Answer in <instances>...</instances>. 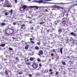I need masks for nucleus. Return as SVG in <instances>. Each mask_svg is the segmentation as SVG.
I'll use <instances>...</instances> for the list:
<instances>
[{
    "label": "nucleus",
    "mask_w": 77,
    "mask_h": 77,
    "mask_svg": "<svg viewBox=\"0 0 77 77\" xmlns=\"http://www.w3.org/2000/svg\"><path fill=\"white\" fill-rule=\"evenodd\" d=\"M11 29H10L9 31H8V32L5 31L6 34H8V35H11V34L14 33V29H14V27H13V26H11Z\"/></svg>",
    "instance_id": "f257e3e1"
},
{
    "label": "nucleus",
    "mask_w": 77,
    "mask_h": 77,
    "mask_svg": "<svg viewBox=\"0 0 77 77\" xmlns=\"http://www.w3.org/2000/svg\"><path fill=\"white\" fill-rule=\"evenodd\" d=\"M68 69L69 72H71V71L72 72L73 69H75L74 66H70V68L69 67L68 68Z\"/></svg>",
    "instance_id": "f03ea898"
},
{
    "label": "nucleus",
    "mask_w": 77,
    "mask_h": 77,
    "mask_svg": "<svg viewBox=\"0 0 77 77\" xmlns=\"http://www.w3.org/2000/svg\"><path fill=\"white\" fill-rule=\"evenodd\" d=\"M38 64L34 63L32 65V66L33 68H34V69H36V68H37L38 67Z\"/></svg>",
    "instance_id": "7ed1b4c3"
},
{
    "label": "nucleus",
    "mask_w": 77,
    "mask_h": 77,
    "mask_svg": "<svg viewBox=\"0 0 77 77\" xmlns=\"http://www.w3.org/2000/svg\"><path fill=\"white\" fill-rule=\"evenodd\" d=\"M20 12L21 13H23L24 12V10L23 8H22V7H20Z\"/></svg>",
    "instance_id": "20e7f679"
},
{
    "label": "nucleus",
    "mask_w": 77,
    "mask_h": 77,
    "mask_svg": "<svg viewBox=\"0 0 77 77\" xmlns=\"http://www.w3.org/2000/svg\"><path fill=\"white\" fill-rule=\"evenodd\" d=\"M29 8H36L37 9H38L39 7L38 6H29Z\"/></svg>",
    "instance_id": "39448f33"
},
{
    "label": "nucleus",
    "mask_w": 77,
    "mask_h": 77,
    "mask_svg": "<svg viewBox=\"0 0 77 77\" xmlns=\"http://www.w3.org/2000/svg\"><path fill=\"white\" fill-rule=\"evenodd\" d=\"M17 72L18 73L19 75L23 73V71L21 69H19V70L17 71Z\"/></svg>",
    "instance_id": "423d86ee"
},
{
    "label": "nucleus",
    "mask_w": 77,
    "mask_h": 77,
    "mask_svg": "<svg viewBox=\"0 0 77 77\" xmlns=\"http://www.w3.org/2000/svg\"><path fill=\"white\" fill-rule=\"evenodd\" d=\"M69 40L68 38L65 39L64 41L63 42L64 44H67L68 42H69Z\"/></svg>",
    "instance_id": "0eeeda50"
},
{
    "label": "nucleus",
    "mask_w": 77,
    "mask_h": 77,
    "mask_svg": "<svg viewBox=\"0 0 77 77\" xmlns=\"http://www.w3.org/2000/svg\"><path fill=\"white\" fill-rule=\"evenodd\" d=\"M21 21H16L17 24L19 26L20 24H21Z\"/></svg>",
    "instance_id": "6e6552de"
},
{
    "label": "nucleus",
    "mask_w": 77,
    "mask_h": 77,
    "mask_svg": "<svg viewBox=\"0 0 77 77\" xmlns=\"http://www.w3.org/2000/svg\"><path fill=\"white\" fill-rule=\"evenodd\" d=\"M43 2H44L43 1V0H40L39 1H36V0L35 1V2H36L37 3H42Z\"/></svg>",
    "instance_id": "1a4fd4ad"
},
{
    "label": "nucleus",
    "mask_w": 77,
    "mask_h": 77,
    "mask_svg": "<svg viewBox=\"0 0 77 77\" xmlns=\"http://www.w3.org/2000/svg\"><path fill=\"white\" fill-rule=\"evenodd\" d=\"M22 7L23 8V9L24 10L25 9L27 8V6L26 5H23L22 6Z\"/></svg>",
    "instance_id": "9d476101"
},
{
    "label": "nucleus",
    "mask_w": 77,
    "mask_h": 77,
    "mask_svg": "<svg viewBox=\"0 0 77 77\" xmlns=\"http://www.w3.org/2000/svg\"><path fill=\"white\" fill-rule=\"evenodd\" d=\"M41 67H42V65H41V63H40L39 64V67L38 69H37V70H39L41 68Z\"/></svg>",
    "instance_id": "9b49d317"
},
{
    "label": "nucleus",
    "mask_w": 77,
    "mask_h": 77,
    "mask_svg": "<svg viewBox=\"0 0 77 77\" xmlns=\"http://www.w3.org/2000/svg\"><path fill=\"white\" fill-rule=\"evenodd\" d=\"M25 26H26V25L25 24H23L22 25L21 27V29H23L24 27H25Z\"/></svg>",
    "instance_id": "f8f14e48"
},
{
    "label": "nucleus",
    "mask_w": 77,
    "mask_h": 77,
    "mask_svg": "<svg viewBox=\"0 0 77 77\" xmlns=\"http://www.w3.org/2000/svg\"><path fill=\"white\" fill-rule=\"evenodd\" d=\"M70 34L71 35H72L73 36H76V34H74V33L72 32H71Z\"/></svg>",
    "instance_id": "ddd939ff"
},
{
    "label": "nucleus",
    "mask_w": 77,
    "mask_h": 77,
    "mask_svg": "<svg viewBox=\"0 0 77 77\" xmlns=\"http://www.w3.org/2000/svg\"><path fill=\"white\" fill-rule=\"evenodd\" d=\"M1 59L3 60H4V61H6L7 60H8V59L7 58H4L3 57H1Z\"/></svg>",
    "instance_id": "4468645a"
},
{
    "label": "nucleus",
    "mask_w": 77,
    "mask_h": 77,
    "mask_svg": "<svg viewBox=\"0 0 77 77\" xmlns=\"http://www.w3.org/2000/svg\"><path fill=\"white\" fill-rule=\"evenodd\" d=\"M9 12L11 13L10 15H11L12 14V13H13V10H12V9H11V11H9Z\"/></svg>",
    "instance_id": "2eb2a0df"
},
{
    "label": "nucleus",
    "mask_w": 77,
    "mask_h": 77,
    "mask_svg": "<svg viewBox=\"0 0 77 77\" xmlns=\"http://www.w3.org/2000/svg\"><path fill=\"white\" fill-rule=\"evenodd\" d=\"M5 73L6 75L8 74V70L7 69H6L5 71Z\"/></svg>",
    "instance_id": "dca6fc26"
},
{
    "label": "nucleus",
    "mask_w": 77,
    "mask_h": 77,
    "mask_svg": "<svg viewBox=\"0 0 77 77\" xmlns=\"http://www.w3.org/2000/svg\"><path fill=\"white\" fill-rule=\"evenodd\" d=\"M0 46H1V47H5V44H2V45H0Z\"/></svg>",
    "instance_id": "f3484780"
},
{
    "label": "nucleus",
    "mask_w": 77,
    "mask_h": 77,
    "mask_svg": "<svg viewBox=\"0 0 77 77\" xmlns=\"http://www.w3.org/2000/svg\"><path fill=\"white\" fill-rule=\"evenodd\" d=\"M17 55L19 56H21V53L19 51L17 53Z\"/></svg>",
    "instance_id": "a211bd4d"
},
{
    "label": "nucleus",
    "mask_w": 77,
    "mask_h": 77,
    "mask_svg": "<svg viewBox=\"0 0 77 77\" xmlns=\"http://www.w3.org/2000/svg\"><path fill=\"white\" fill-rule=\"evenodd\" d=\"M16 60L17 61V62H18V61H19V58H18V57H16L15 58Z\"/></svg>",
    "instance_id": "6ab92c4d"
},
{
    "label": "nucleus",
    "mask_w": 77,
    "mask_h": 77,
    "mask_svg": "<svg viewBox=\"0 0 77 77\" xmlns=\"http://www.w3.org/2000/svg\"><path fill=\"white\" fill-rule=\"evenodd\" d=\"M21 66H22V65H20V64L17 65V66H18V68H21Z\"/></svg>",
    "instance_id": "aec40b11"
},
{
    "label": "nucleus",
    "mask_w": 77,
    "mask_h": 77,
    "mask_svg": "<svg viewBox=\"0 0 77 77\" xmlns=\"http://www.w3.org/2000/svg\"><path fill=\"white\" fill-rule=\"evenodd\" d=\"M63 49V48H60V53L61 54H62V49Z\"/></svg>",
    "instance_id": "412c9836"
},
{
    "label": "nucleus",
    "mask_w": 77,
    "mask_h": 77,
    "mask_svg": "<svg viewBox=\"0 0 77 77\" xmlns=\"http://www.w3.org/2000/svg\"><path fill=\"white\" fill-rule=\"evenodd\" d=\"M29 60L30 61H33L34 60V59L32 57H31L30 58Z\"/></svg>",
    "instance_id": "4be33fe9"
},
{
    "label": "nucleus",
    "mask_w": 77,
    "mask_h": 77,
    "mask_svg": "<svg viewBox=\"0 0 77 77\" xmlns=\"http://www.w3.org/2000/svg\"><path fill=\"white\" fill-rule=\"evenodd\" d=\"M12 28H10L9 27H8V28H6L5 29V31H8V30H11V29Z\"/></svg>",
    "instance_id": "5701e85b"
},
{
    "label": "nucleus",
    "mask_w": 77,
    "mask_h": 77,
    "mask_svg": "<svg viewBox=\"0 0 77 77\" xmlns=\"http://www.w3.org/2000/svg\"><path fill=\"white\" fill-rule=\"evenodd\" d=\"M39 53L41 54H43V52L42 51H40L39 52Z\"/></svg>",
    "instance_id": "b1692460"
},
{
    "label": "nucleus",
    "mask_w": 77,
    "mask_h": 77,
    "mask_svg": "<svg viewBox=\"0 0 77 77\" xmlns=\"http://www.w3.org/2000/svg\"><path fill=\"white\" fill-rule=\"evenodd\" d=\"M28 45H26V46L25 47V48H28L29 47V46Z\"/></svg>",
    "instance_id": "393cba45"
},
{
    "label": "nucleus",
    "mask_w": 77,
    "mask_h": 77,
    "mask_svg": "<svg viewBox=\"0 0 77 77\" xmlns=\"http://www.w3.org/2000/svg\"><path fill=\"white\" fill-rule=\"evenodd\" d=\"M69 54H71L72 53V50H70L68 52Z\"/></svg>",
    "instance_id": "a878e982"
},
{
    "label": "nucleus",
    "mask_w": 77,
    "mask_h": 77,
    "mask_svg": "<svg viewBox=\"0 0 77 77\" xmlns=\"http://www.w3.org/2000/svg\"><path fill=\"white\" fill-rule=\"evenodd\" d=\"M9 63L10 64H13V63H12V60H10Z\"/></svg>",
    "instance_id": "bb28decb"
},
{
    "label": "nucleus",
    "mask_w": 77,
    "mask_h": 77,
    "mask_svg": "<svg viewBox=\"0 0 77 77\" xmlns=\"http://www.w3.org/2000/svg\"><path fill=\"white\" fill-rule=\"evenodd\" d=\"M62 63L63 65H66V63H65V62H62Z\"/></svg>",
    "instance_id": "cd10ccee"
},
{
    "label": "nucleus",
    "mask_w": 77,
    "mask_h": 77,
    "mask_svg": "<svg viewBox=\"0 0 77 77\" xmlns=\"http://www.w3.org/2000/svg\"><path fill=\"white\" fill-rule=\"evenodd\" d=\"M37 61L38 62H40L41 61V59H39V58H38L37 59Z\"/></svg>",
    "instance_id": "c85d7f7f"
},
{
    "label": "nucleus",
    "mask_w": 77,
    "mask_h": 77,
    "mask_svg": "<svg viewBox=\"0 0 77 77\" xmlns=\"http://www.w3.org/2000/svg\"><path fill=\"white\" fill-rule=\"evenodd\" d=\"M44 23H45V22H41L40 23H39V24H44Z\"/></svg>",
    "instance_id": "c756f323"
},
{
    "label": "nucleus",
    "mask_w": 77,
    "mask_h": 77,
    "mask_svg": "<svg viewBox=\"0 0 77 77\" xmlns=\"http://www.w3.org/2000/svg\"><path fill=\"white\" fill-rule=\"evenodd\" d=\"M58 74H59V72H56L55 74V75H57Z\"/></svg>",
    "instance_id": "7c9ffc66"
},
{
    "label": "nucleus",
    "mask_w": 77,
    "mask_h": 77,
    "mask_svg": "<svg viewBox=\"0 0 77 77\" xmlns=\"http://www.w3.org/2000/svg\"><path fill=\"white\" fill-rule=\"evenodd\" d=\"M1 25H2V26H5V25H6V24L5 23H2L1 24Z\"/></svg>",
    "instance_id": "2f4dec72"
},
{
    "label": "nucleus",
    "mask_w": 77,
    "mask_h": 77,
    "mask_svg": "<svg viewBox=\"0 0 77 77\" xmlns=\"http://www.w3.org/2000/svg\"><path fill=\"white\" fill-rule=\"evenodd\" d=\"M6 77H10V75L8 74H7L6 75Z\"/></svg>",
    "instance_id": "473e14b6"
},
{
    "label": "nucleus",
    "mask_w": 77,
    "mask_h": 77,
    "mask_svg": "<svg viewBox=\"0 0 77 77\" xmlns=\"http://www.w3.org/2000/svg\"><path fill=\"white\" fill-rule=\"evenodd\" d=\"M36 75H37V76H40V75L39 73H36Z\"/></svg>",
    "instance_id": "72a5a7b5"
},
{
    "label": "nucleus",
    "mask_w": 77,
    "mask_h": 77,
    "mask_svg": "<svg viewBox=\"0 0 77 77\" xmlns=\"http://www.w3.org/2000/svg\"><path fill=\"white\" fill-rule=\"evenodd\" d=\"M9 14L8 13V12H6L5 13V15H8Z\"/></svg>",
    "instance_id": "f704fd0d"
},
{
    "label": "nucleus",
    "mask_w": 77,
    "mask_h": 77,
    "mask_svg": "<svg viewBox=\"0 0 77 77\" xmlns=\"http://www.w3.org/2000/svg\"><path fill=\"white\" fill-rule=\"evenodd\" d=\"M44 12H48V10L46 9H45V10H44Z\"/></svg>",
    "instance_id": "c9c22d12"
},
{
    "label": "nucleus",
    "mask_w": 77,
    "mask_h": 77,
    "mask_svg": "<svg viewBox=\"0 0 77 77\" xmlns=\"http://www.w3.org/2000/svg\"><path fill=\"white\" fill-rule=\"evenodd\" d=\"M2 68H3V66L2 65H0V69H1Z\"/></svg>",
    "instance_id": "e433bc0d"
},
{
    "label": "nucleus",
    "mask_w": 77,
    "mask_h": 77,
    "mask_svg": "<svg viewBox=\"0 0 77 77\" xmlns=\"http://www.w3.org/2000/svg\"><path fill=\"white\" fill-rule=\"evenodd\" d=\"M59 9H64V8H63V7H60Z\"/></svg>",
    "instance_id": "4c0bfd02"
},
{
    "label": "nucleus",
    "mask_w": 77,
    "mask_h": 77,
    "mask_svg": "<svg viewBox=\"0 0 77 77\" xmlns=\"http://www.w3.org/2000/svg\"><path fill=\"white\" fill-rule=\"evenodd\" d=\"M30 42L32 44H35V42H34L33 41H31Z\"/></svg>",
    "instance_id": "58836bf2"
},
{
    "label": "nucleus",
    "mask_w": 77,
    "mask_h": 77,
    "mask_svg": "<svg viewBox=\"0 0 77 77\" xmlns=\"http://www.w3.org/2000/svg\"><path fill=\"white\" fill-rule=\"evenodd\" d=\"M59 7H60L59 6H56V8H57V9H59Z\"/></svg>",
    "instance_id": "ea45409f"
},
{
    "label": "nucleus",
    "mask_w": 77,
    "mask_h": 77,
    "mask_svg": "<svg viewBox=\"0 0 77 77\" xmlns=\"http://www.w3.org/2000/svg\"><path fill=\"white\" fill-rule=\"evenodd\" d=\"M0 74H1L2 75H4L3 74V72H0Z\"/></svg>",
    "instance_id": "a19ab883"
},
{
    "label": "nucleus",
    "mask_w": 77,
    "mask_h": 77,
    "mask_svg": "<svg viewBox=\"0 0 77 77\" xmlns=\"http://www.w3.org/2000/svg\"><path fill=\"white\" fill-rule=\"evenodd\" d=\"M62 29H60L58 30V32H62Z\"/></svg>",
    "instance_id": "79ce46f5"
},
{
    "label": "nucleus",
    "mask_w": 77,
    "mask_h": 77,
    "mask_svg": "<svg viewBox=\"0 0 77 77\" xmlns=\"http://www.w3.org/2000/svg\"><path fill=\"white\" fill-rule=\"evenodd\" d=\"M38 45H40V44H41V42L40 41H39V42H38L37 43Z\"/></svg>",
    "instance_id": "37998d69"
},
{
    "label": "nucleus",
    "mask_w": 77,
    "mask_h": 77,
    "mask_svg": "<svg viewBox=\"0 0 77 77\" xmlns=\"http://www.w3.org/2000/svg\"><path fill=\"white\" fill-rule=\"evenodd\" d=\"M75 66V69H77V66Z\"/></svg>",
    "instance_id": "c03bdc74"
},
{
    "label": "nucleus",
    "mask_w": 77,
    "mask_h": 77,
    "mask_svg": "<svg viewBox=\"0 0 77 77\" xmlns=\"http://www.w3.org/2000/svg\"><path fill=\"white\" fill-rule=\"evenodd\" d=\"M74 51V52H76V51H77V49L75 48V49L74 51Z\"/></svg>",
    "instance_id": "a18cd8bd"
},
{
    "label": "nucleus",
    "mask_w": 77,
    "mask_h": 77,
    "mask_svg": "<svg viewBox=\"0 0 77 77\" xmlns=\"http://www.w3.org/2000/svg\"><path fill=\"white\" fill-rule=\"evenodd\" d=\"M30 21L31 22H29V23L30 24H32V23H33V22H32V20H30Z\"/></svg>",
    "instance_id": "49530a36"
},
{
    "label": "nucleus",
    "mask_w": 77,
    "mask_h": 77,
    "mask_svg": "<svg viewBox=\"0 0 77 77\" xmlns=\"http://www.w3.org/2000/svg\"><path fill=\"white\" fill-rule=\"evenodd\" d=\"M55 51H56V50H55V49H53L52 50V51L53 52H55Z\"/></svg>",
    "instance_id": "de8ad7c7"
},
{
    "label": "nucleus",
    "mask_w": 77,
    "mask_h": 77,
    "mask_svg": "<svg viewBox=\"0 0 77 77\" xmlns=\"http://www.w3.org/2000/svg\"><path fill=\"white\" fill-rule=\"evenodd\" d=\"M49 72H51V71H53V70L52 69H50L49 70Z\"/></svg>",
    "instance_id": "09e8293b"
},
{
    "label": "nucleus",
    "mask_w": 77,
    "mask_h": 77,
    "mask_svg": "<svg viewBox=\"0 0 77 77\" xmlns=\"http://www.w3.org/2000/svg\"><path fill=\"white\" fill-rule=\"evenodd\" d=\"M29 77H32L33 76L32 75H31V74H29Z\"/></svg>",
    "instance_id": "8fccbe9b"
},
{
    "label": "nucleus",
    "mask_w": 77,
    "mask_h": 77,
    "mask_svg": "<svg viewBox=\"0 0 77 77\" xmlns=\"http://www.w3.org/2000/svg\"><path fill=\"white\" fill-rule=\"evenodd\" d=\"M10 75L11 77H12V73L11 72L10 73Z\"/></svg>",
    "instance_id": "3c124183"
},
{
    "label": "nucleus",
    "mask_w": 77,
    "mask_h": 77,
    "mask_svg": "<svg viewBox=\"0 0 77 77\" xmlns=\"http://www.w3.org/2000/svg\"><path fill=\"white\" fill-rule=\"evenodd\" d=\"M17 24V22H14L13 23V25H15V24Z\"/></svg>",
    "instance_id": "603ef678"
},
{
    "label": "nucleus",
    "mask_w": 77,
    "mask_h": 77,
    "mask_svg": "<svg viewBox=\"0 0 77 77\" xmlns=\"http://www.w3.org/2000/svg\"><path fill=\"white\" fill-rule=\"evenodd\" d=\"M64 50L65 51H67V49L66 48H64Z\"/></svg>",
    "instance_id": "864d4df0"
},
{
    "label": "nucleus",
    "mask_w": 77,
    "mask_h": 77,
    "mask_svg": "<svg viewBox=\"0 0 77 77\" xmlns=\"http://www.w3.org/2000/svg\"><path fill=\"white\" fill-rule=\"evenodd\" d=\"M5 50V49L4 48V49H1L0 48V50Z\"/></svg>",
    "instance_id": "5fc2aeb1"
},
{
    "label": "nucleus",
    "mask_w": 77,
    "mask_h": 77,
    "mask_svg": "<svg viewBox=\"0 0 77 77\" xmlns=\"http://www.w3.org/2000/svg\"><path fill=\"white\" fill-rule=\"evenodd\" d=\"M26 65H30V63H26Z\"/></svg>",
    "instance_id": "6e6d98bb"
},
{
    "label": "nucleus",
    "mask_w": 77,
    "mask_h": 77,
    "mask_svg": "<svg viewBox=\"0 0 77 77\" xmlns=\"http://www.w3.org/2000/svg\"><path fill=\"white\" fill-rule=\"evenodd\" d=\"M51 56H54V54L53 53L51 54Z\"/></svg>",
    "instance_id": "4d7b16f0"
},
{
    "label": "nucleus",
    "mask_w": 77,
    "mask_h": 77,
    "mask_svg": "<svg viewBox=\"0 0 77 77\" xmlns=\"http://www.w3.org/2000/svg\"><path fill=\"white\" fill-rule=\"evenodd\" d=\"M13 49L12 48H9V50H11V51H12L13 50Z\"/></svg>",
    "instance_id": "13d9d810"
},
{
    "label": "nucleus",
    "mask_w": 77,
    "mask_h": 77,
    "mask_svg": "<svg viewBox=\"0 0 77 77\" xmlns=\"http://www.w3.org/2000/svg\"><path fill=\"white\" fill-rule=\"evenodd\" d=\"M15 3H17V0H15Z\"/></svg>",
    "instance_id": "bf43d9fd"
},
{
    "label": "nucleus",
    "mask_w": 77,
    "mask_h": 77,
    "mask_svg": "<svg viewBox=\"0 0 77 77\" xmlns=\"http://www.w3.org/2000/svg\"><path fill=\"white\" fill-rule=\"evenodd\" d=\"M35 48H39V47L38 46H35Z\"/></svg>",
    "instance_id": "052dcab7"
},
{
    "label": "nucleus",
    "mask_w": 77,
    "mask_h": 77,
    "mask_svg": "<svg viewBox=\"0 0 77 77\" xmlns=\"http://www.w3.org/2000/svg\"><path fill=\"white\" fill-rule=\"evenodd\" d=\"M33 53L32 52L31 54V56H33Z\"/></svg>",
    "instance_id": "680f3d73"
},
{
    "label": "nucleus",
    "mask_w": 77,
    "mask_h": 77,
    "mask_svg": "<svg viewBox=\"0 0 77 77\" xmlns=\"http://www.w3.org/2000/svg\"><path fill=\"white\" fill-rule=\"evenodd\" d=\"M32 40H34L33 39H32V38H30V41H32Z\"/></svg>",
    "instance_id": "e2e57ef3"
},
{
    "label": "nucleus",
    "mask_w": 77,
    "mask_h": 77,
    "mask_svg": "<svg viewBox=\"0 0 77 77\" xmlns=\"http://www.w3.org/2000/svg\"><path fill=\"white\" fill-rule=\"evenodd\" d=\"M30 29H31V30H33V27H32V28H30Z\"/></svg>",
    "instance_id": "0e129e2a"
},
{
    "label": "nucleus",
    "mask_w": 77,
    "mask_h": 77,
    "mask_svg": "<svg viewBox=\"0 0 77 77\" xmlns=\"http://www.w3.org/2000/svg\"><path fill=\"white\" fill-rule=\"evenodd\" d=\"M46 32H50V30H47Z\"/></svg>",
    "instance_id": "69168bd1"
},
{
    "label": "nucleus",
    "mask_w": 77,
    "mask_h": 77,
    "mask_svg": "<svg viewBox=\"0 0 77 77\" xmlns=\"http://www.w3.org/2000/svg\"><path fill=\"white\" fill-rule=\"evenodd\" d=\"M56 59H57H57H59V57H57L56 58Z\"/></svg>",
    "instance_id": "338daca9"
},
{
    "label": "nucleus",
    "mask_w": 77,
    "mask_h": 77,
    "mask_svg": "<svg viewBox=\"0 0 77 77\" xmlns=\"http://www.w3.org/2000/svg\"><path fill=\"white\" fill-rule=\"evenodd\" d=\"M41 54H40V53H39L38 54V56H41Z\"/></svg>",
    "instance_id": "774afa93"
}]
</instances>
